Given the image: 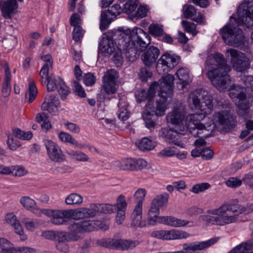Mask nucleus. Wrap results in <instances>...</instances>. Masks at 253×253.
Wrapping results in <instances>:
<instances>
[{
	"label": "nucleus",
	"mask_w": 253,
	"mask_h": 253,
	"mask_svg": "<svg viewBox=\"0 0 253 253\" xmlns=\"http://www.w3.org/2000/svg\"><path fill=\"white\" fill-rule=\"evenodd\" d=\"M103 43L104 51L112 52L116 47L118 50L123 51L129 61H134L138 52L144 50L150 43V37L142 29L134 27L131 33L129 30L118 31L111 39L107 38Z\"/></svg>",
	"instance_id": "1"
},
{
	"label": "nucleus",
	"mask_w": 253,
	"mask_h": 253,
	"mask_svg": "<svg viewBox=\"0 0 253 253\" xmlns=\"http://www.w3.org/2000/svg\"><path fill=\"white\" fill-rule=\"evenodd\" d=\"M253 211V204L245 207L242 205L225 202L219 207L209 209L206 214L200 216V220L213 225L224 226L236 223L238 215Z\"/></svg>",
	"instance_id": "2"
},
{
	"label": "nucleus",
	"mask_w": 253,
	"mask_h": 253,
	"mask_svg": "<svg viewBox=\"0 0 253 253\" xmlns=\"http://www.w3.org/2000/svg\"><path fill=\"white\" fill-rule=\"evenodd\" d=\"M219 125L224 129H230L236 126L235 118L229 111H222L215 113L213 116V120H210V123L206 124H199L198 126H189L185 125V132L187 130L194 137H208V134H203L205 131L210 132L212 130L216 124Z\"/></svg>",
	"instance_id": "3"
},
{
	"label": "nucleus",
	"mask_w": 253,
	"mask_h": 253,
	"mask_svg": "<svg viewBox=\"0 0 253 253\" xmlns=\"http://www.w3.org/2000/svg\"><path fill=\"white\" fill-rule=\"evenodd\" d=\"M174 76L168 74L163 76L158 82L153 83L147 91L145 89L138 90L135 93V97L138 102H141L146 100L148 101L147 104H151L156 92L158 93L159 99L164 97L167 100L171 98L173 92Z\"/></svg>",
	"instance_id": "4"
},
{
	"label": "nucleus",
	"mask_w": 253,
	"mask_h": 253,
	"mask_svg": "<svg viewBox=\"0 0 253 253\" xmlns=\"http://www.w3.org/2000/svg\"><path fill=\"white\" fill-rule=\"evenodd\" d=\"M211 61L212 67L207 74L208 77L214 86L219 91H223L230 81L228 73L231 70V67L227 64L223 55L219 53H214Z\"/></svg>",
	"instance_id": "5"
},
{
	"label": "nucleus",
	"mask_w": 253,
	"mask_h": 253,
	"mask_svg": "<svg viewBox=\"0 0 253 253\" xmlns=\"http://www.w3.org/2000/svg\"><path fill=\"white\" fill-rule=\"evenodd\" d=\"M228 92L229 96L239 109V115L245 119L251 118L250 109L253 99L247 88L237 84H232L230 85Z\"/></svg>",
	"instance_id": "6"
},
{
	"label": "nucleus",
	"mask_w": 253,
	"mask_h": 253,
	"mask_svg": "<svg viewBox=\"0 0 253 253\" xmlns=\"http://www.w3.org/2000/svg\"><path fill=\"white\" fill-rule=\"evenodd\" d=\"M162 98L157 99L155 107L152 104H146L142 117L144 122L145 126L150 131H153L157 125L158 116L164 115L168 108V101L166 98L162 96Z\"/></svg>",
	"instance_id": "7"
},
{
	"label": "nucleus",
	"mask_w": 253,
	"mask_h": 253,
	"mask_svg": "<svg viewBox=\"0 0 253 253\" xmlns=\"http://www.w3.org/2000/svg\"><path fill=\"white\" fill-rule=\"evenodd\" d=\"M187 102L188 106L192 110L204 111L206 114H211L213 110L212 96L202 89L191 92Z\"/></svg>",
	"instance_id": "8"
},
{
	"label": "nucleus",
	"mask_w": 253,
	"mask_h": 253,
	"mask_svg": "<svg viewBox=\"0 0 253 253\" xmlns=\"http://www.w3.org/2000/svg\"><path fill=\"white\" fill-rule=\"evenodd\" d=\"M220 32L223 41L229 45L238 47L244 42L242 31L233 25H225Z\"/></svg>",
	"instance_id": "9"
},
{
	"label": "nucleus",
	"mask_w": 253,
	"mask_h": 253,
	"mask_svg": "<svg viewBox=\"0 0 253 253\" xmlns=\"http://www.w3.org/2000/svg\"><path fill=\"white\" fill-rule=\"evenodd\" d=\"M185 126H181L180 128L174 127L171 128L166 127L161 128L159 132V136L165 141L170 143H173L181 148H184V143L181 140V135L185 134Z\"/></svg>",
	"instance_id": "10"
},
{
	"label": "nucleus",
	"mask_w": 253,
	"mask_h": 253,
	"mask_svg": "<svg viewBox=\"0 0 253 253\" xmlns=\"http://www.w3.org/2000/svg\"><path fill=\"white\" fill-rule=\"evenodd\" d=\"M138 240L102 238L97 241L101 247L121 250H132L139 244Z\"/></svg>",
	"instance_id": "11"
},
{
	"label": "nucleus",
	"mask_w": 253,
	"mask_h": 253,
	"mask_svg": "<svg viewBox=\"0 0 253 253\" xmlns=\"http://www.w3.org/2000/svg\"><path fill=\"white\" fill-rule=\"evenodd\" d=\"M226 58L230 60L233 68L237 72H244L250 68V62L246 55L233 48L226 50Z\"/></svg>",
	"instance_id": "12"
},
{
	"label": "nucleus",
	"mask_w": 253,
	"mask_h": 253,
	"mask_svg": "<svg viewBox=\"0 0 253 253\" xmlns=\"http://www.w3.org/2000/svg\"><path fill=\"white\" fill-rule=\"evenodd\" d=\"M84 228L79 222H74L68 227L69 232L55 231V239L57 242L62 241H77L83 238L82 231Z\"/></svg>",
	"instance_id": "13"
},
{
	"label": "nucleus",
	"mask_w": 253,
	"mask_h": 253,
	"mask_svg": "<svg viewBox=\"0 0 253 253\" xmlns=\"http://www.w3.org/2000/svg\"><path fill=\"white\" fill-rule=\"evenodd\" d=\"M41 211L49 217L51 222L54 225H66L71 219L70 210L43 209Z\"/></svg>",
	"instance_id": "14"
},
{
	"label": "nucleus",
	"mask_w": 253,
	"mask_h": 253,
	"mask_svg": "<svg viewBox=\"0 0 253 253\" xmlns=\"http://www.w3.org/2000/svg\"><path fill=\"white\" fill-rule=\"evenodd\" d=\"M178 57L175 54L166 53L158 59L156 70L160 74L168 73L178 63Z\"/></svg>",
	"instance_id": "15"
},
{
	"label": "nucleus",
	"mask_w": 253,
	"mask_h": 253,
	"mask_svg": "<svg viewBox=\"0 0 253 253\" xmlns=\"http://www.w3.org/2000/svg\"><path fill=\"white\" fill-rule=\"evenodd\" d=\"M152 236L164 240H176L185 239L190 236L187 232L181 230L171 229L169 230H161L153 231Z\"/></svg>",
	"instance_id": "16"
},
{
	"label": "nucleus",
	"mask_w": 253,
	"mask_h": 253,
	"mask_svg": "<svg viewBox=\"0 0 253 253\" xmlns=\"http://www.w3.org/2000/svg\"><path fill=\"white\" fill-rule=\"evenodd\" d=\"M123 11L119 4H114L110 9L102 11L101 14L100 29L101 31L106 30L109 24Z\"/></svg>",
	"instance_id": "17"
},
{
	"label": "nucleus",
	"mask_w": 253,
	"mask_h": 253,
	"mask_svg": "<svg viewBox=\"0 0 253 253\" xmlns=\"http://www.w3.org/2000/svg\"><path fill=\"white\" fill-rule=\"evenodd\" d=\"M118 77L117 72L114 69L107 71L103 79V89L107 94L116 93L118 85L116 80Z\"/></svg>",
	"instance_id": "18"
},
{
	"label": "nucleus",
	"mask_w": 253,
	"mask_h": 253,
	"mask_svg": "<svg viewBox=\"0 0 253 253\" xmlns=\"http://www.w3.org/2000/svg\"><path fill=\"white\" fill-rule=\"evenodd\" d=\"M47 153L50 160L55 162H62L65 160V156L58 145L49 139L44 140Z\"/></svg>",
	"instance_id": "19"
},
{
	"label": "nucleus",
	"mask_w": 253,
	"mask_h": 253,
	"mask_svg": "<svg viewBox=\"0 0 253 253\" xmlns=\"http://www.w3.org/2000/svg\"><path fill=\"white\" fill-rule=\"evenodd\" d=\"M59 139L63 143H70L77 148L82 149H88L92 153H98L97 149L89 143H79L70 134L64 131H60L57 134Z\"/></svg>",
	"instance_id": "20"
},
{
	"label": "nucleus",
	"mask_w": 253,
	"mask_h": 253,
	"mask_svg": "<svg viewBox=\"0 0 253 253\" xmlns=\"http://www.w3.org/2000/svg\"><path fill=\"white\" fill-rule=\"evenodd\" d=\"M185 108L182 105L174 107L172 111L167 116V121L169 123L175 125L176 128H180L181 126L184 125L185 117Z\"/></svg>",
	"instance_id": "21"
},
{
	"label": "nucleus",
	"mask_w": 253,
	"mask_h": 253,
	"mask_svg": "<svg viewBox=\"0 0 253 253\" xmlns=\"http://www.w3.org/2000/svg\"><path fill=\"white\" fill-rule=\"evenodd\" d=\"M218 239L219 238L215 237L205 241L185 243L182 245V247L185 251H191L190 253H195L197 251H202L209 248L216 243Z\"/></svg>",
	"instance_id": "22"
},
{
	"label": "nucleus",
	"mask_w": 253,
	"mask_h": 253,
	"mask_svg": "<svg viewBox=\"0 0 253 253\" xmlns=\"http://www.w3.org/2000/svg\"><path fill=\"white\" fill-rule=\"evenodd\" d=\"M79 224L83 227L82 234L85 233L90 232L99 229L104 231L109 229L108 224L103 223L100 220H84L79 221Z\"/></svg>",
	"instance_id": "23"
},
{
	"label": "nucleus",
	"mask_w": 253,
	"mask_h": 253,
	"mask_svg": "<svg viewBox=\"0 0 253 253\" xmlns=\"http://www.w3.org/2000/svg\"><path fill=\"white\" fill-rule=\"evenodd\" d=\"M0 9L3 17L11 19L16 13L18 3L16 0H6L0 1Z\"/></svg>",
	"instance_id": "24"
},
{
	"label": "nucleus",
	"mask_w": 253,
	"mask_h": 253,
	"mask_svg": "<svg viewBox=\"0 0 253 253\" xmlns=\"http://www.w3.org/2000/svg\"><path fill=\"white\" fill-rule=\"evenodd\" d=\"M160 54V51L159 49L152 45L149 46L142 54L141 58L143 63L147 67H150L156 63Z\"/></svg>",
	"instance_id": "25"
},
{
	"label": "nucleus",
	"mask_w": 253,
	"mask_h": 253,
	"mask_svg": "<svg viewBox=\"0 0 253 253\" xmlns=\"http://www.w3.org/2000/svg\"><path fill=\"white\" fill-rule=\"evenodd\" d=\"M183 14L185 18L190 19L199 24H205V18L202 13L199 12L196 16L197 10L192 5H185L182 8Z\"/></svg>",
	"instance_id": "26"
},
{
	"label": "nucleus",
	"mask_w": 253,
	"mask_h": 253,
	"mask_svg": "<svg viewBox=\"0 0 253 253\" xmlns=\"http://www.w3.org/2000/svg\"><path fill=\"white\" fill-rule=\"evenodd\" d=\"M41 108L43 111H47L52 115L55 114L60 108L58 97L52 95L47 96Z\"/></svg>",
	"instance_id": "27"
},
{
	"label": "nucleus",
	"mask_w": 253,
	"mask_h": 253,
	"mask_svg": "<svg viewBox=\"0 0 253 253\" xmlns=\"http://www.w3.org/2000/svg\"><path fill=\"white\" fill-rule=\"evenodd\" d=\"M201 113L192 114L186 117V125L189 126H198L199 124H206V123H210L212 120L207 116L210 114H206L204 111H201Z\"/></svg>",
	"instance_id": "28"
},
{
	"label": "nucleus",
	"mask_w": 253,
	"mask_h": 253,
	"mask_svg": "<svg viewBox=\"0 0 253 253\" xmlns=\"http://www.w3.org/2000/svg\"><path fill=\"white\" fill-rule=\"evenodd\" d=\"M160 219L159 223L175 227H184L190 222L188 220L179 219L171 216H161Z\"/></svg>",
	"instance_id": "29"
},
{
	"label": "nucleus",
	"mask_w": 253,
	"mask_h": 253,
	"mask_svg": "<svg viewBox=\"0 0 253 253\" xmlns=\"http://www.w3.org/2000/svg\"><path fill=\"white\" fill-rule=\"evenodd\" d=\"M20 203L26 210L31 211L33 213L40 214L42 213V210L37 207L35 201L29 196H24L20 198Z\"/></svg>",
	"instance_id": "30"
},
{
	"label": "nucleus",
	"mask_w": 253,
	"mask_h": 253,
	"mask_svg": "<svg viewBox=\"0 0 253 253\" xmlns=\"http://www.w3.org/2000/svg\"><path fill=\"white\" fill-rule=\"evenodd\" d=\"M176 75L180 81L181 88L183 89L192 81V76L189 70L186 68H179L176 73Z\"/></svg>",
	"instance_id": "31"
},
{
	"label": "nucleus",
	"mask_w": 253,
	"mask_h": 253,
	"mask_svg": "<svg viewBox=\"0 0 253 253\" xmlns=\"http://www.w3.org/2000/svg\"><path fill=\"white\" fill-rule=\"evenodd\" d=\"M4 78L2 86L1 93L3 97H6L10 94L11 91V75L7 64L5 66Z\"/></svg>",
	"instance_id": "32"
},
{
	"label": "nucleus",
	"mask_w": 253,
	"mask_h": 253,
	"mask_svg": "<svg viewBox=\"0 0 253 253\" xmlns=\"http://www.w3.org/2000/svg\"><path fill=\"white\" fill-rule=\"evenodd\" d=\"M142 207L135 206L131 214V225L134 227H141Z\"/></svg>",
	"instance_id": "33"
},
{
	"label": "nucleus",
	"mask_w": 253,
	"mask_h": 253,
	"mask_svg": "<svg viewBox=\"0 0 253 253\" xmlns=\"http://www.w3.org/2000/svg\"><path fill=\"white\" fill-rule=\"evenodd\" d=\"M253 239L241 243L228 253H253Z\"/></svg>",
	"instance_id": "34"
},
{
	"label": "nucleus",
	"mask_w": 253,
	"mask_h": 253,
	"mask_svg": "<svg viewBox=\"0 0 253 253\" xmlns=\"http://www.w3.org/2000/svg\"><path fill=\"white\" fill-rule=\"evenodd\" d=\"M119 108L118 117L122 121H125L129 117V113L127 111L128 104L126 98H121L118 102Z\"/></svg>",
	"instance_id": "35"
},
{
	"label": "nucleus",
	"mask_w": 253,
	"mask_h": 253,
	"mask_svg": "<svg viewBox=\"0 0 253 253\" xmlns=\"http://www.w3.org/2000/svg\"><path fill=\"white\" fill-rule=\"evenodd\" d=\"M140 150L143 151L153 150L156 146V143L148 137H143L136 143Z\"/></svg>",
	"instance_id": "36"
},
{
	"label": "nucleus",
	"mask_w": 253,
	"mask_h": 253,
	"mask_svg": "<svg viewBox=\"0 0 253 253\" xmlns=\"http://www.w3.org/2000/svg\"><path fill=\"white\" fill-rule=\"evenodd\" d=\"M16 248L7 239L0 238V253H15Z\"/></svg>",
	"instance_id": "37"
},
{
	"label": "nucleus",
	"mask_w": 253,
	"mask_h": 253,
	"mask_svg": "<svg viewBox=\"0 0 253 253\" xmlns=\"http://www.w3.org/2000/svg\"><path fill=\"white\" fill-rule=\"evenodd\" d=\"M38 94V90L35 82L29 80L28 90L25 94V99L28 102L32 103L36 98Z\"/></svg>",
	"instance_id": "38"
},
{
	"label": "nucleus",
	"mask_w": 253,
	"mask_h": 253,
	"mask_svg": "<svg viewBox=\"0 0 253 253\" xmlns=\"http://www.w3.org/2000/svg\"><path fill=\"white\" fill-rule=\"evenodd\" d=\"M160 210L157 208L151 206L148 212V222L149 224L154 225L157 223H159L161 216H159Z\"/></svg>",
	"instance_id": "39"
},
{
	"label": "nucleus",
	"mask_w": 253,
	"mask_h": 253,
	"mask_svg": "<svg viewBox=\"0 0 253 253\" xmlns=\"http://www.w3.org/2000/svg\"><path fill=\"white\" fill-rule=\"evenodd\" d=\"M169 197V194L166 193L158 195L153 199L151 206L154 208H157L160 210L161 207L167 205Z\"/></svg>",
	"instance_id": "40"
},
{
	"label": "nucleus",
	"mask_w": 253,
	"mask_h": 253,
	"mask_svg": "<svg viewBox=\"0 0 253 253\" xmlns=\"http://www.w3.org/2000/svg\"><path fill=\"white\" fill-rule=\"evenodd\" d=\"M68 156L77 161L86 162L89 161V157L84 152L80 150H70L67 152Z\"/></svg>",
	"instance_id": "41"
},
{
	"label": "nucleus",
	"mask_w": 253,
	"mask_h": 253,
	"mask_svg": "<svg viewBox=\"0 0 253 253\" xmlns=\"http://www.w3.org/2000/svg\"><path fill=\"white\" fill-rule=\"evenodd\" d=\"M116 166L120 169L134 170V161L130 158L125 159L116 162Z\"/></svg>",
	"instance_id": "42"
},
{
	"label": "nucleus",
	"mask_w": 253,
	"mask_h": 253,
	"mask_svg": "<svg viewBox=\"0 0 253 253\" xmlns=\"http://www.w3.org/2000/svg\"><path fill=\"white\" fill-rule=\"evenodd\" d=\"M26 229L30 232L34 231L39 226V220L34 218H24L21 220Z\"/></svg>",
	"instance_id": "43"
},
{
	"label": "nucleus",
	"mask_w": 253,
	"mask_h": 253,
	"mask_svg": "<svg viewBox=\"0 0 253 253\" xmlns=\"http://www.w3.org/2000/svg\"><path fill=\"white\" fill-rule=\"evenodd\" d=\"M57 82H59V85L57 87L59 94L62 99L65 100L70 92V88L60 77L57 78Z\"/></svg>",
	"instance_id": "44"
},
{
	"label": "nucleus",
	"mask_w": 253,
	"mask_h": 253,
	"mask_svg": "<svg viewBox=\"0 0 253 253\" xmlns=\"http://www.w3.org/2000/svg\"><path fill=\"white\" fill-rule=\"evenodd\" d=\"M149 33L155 37H162L164 34V26L157 23H152L148 28Z\"/></svg>",
	"instance_id": "45"
},
{
	"label": "nucleus",
	"mask_w": 253,
	"mask_h": 253,
	"mask_svg": "<svg viewBox=\"0 0 253 253\" xmlns=\"http://www.w3.org/2000/svg\"><path fill=\"white\" fill-rule=\"evenodd\" d=\"M83 201V197L76 193L69 195L65 199V203L67 205H79Z\"/></svg>",
	"instance_id": "46"
},
{
	"label": "nucleus",
	"mask_w": 253,
	"mask_h": 253,
	"mask_svg": "<svg viewBox=\"0 0 253 253\" xmlns=\"http://www.w3.org/2000/svg\"><path fill=\"white\" fill-rule=\"evenodd\" d=\"M147 194V191L145 188H139L134 193V199L137 201L135 206H139L142 207L143 203Z\"/></svg>",
	"instance_id": "47"
},
{
	"label": "nucleus",
	"mask_w": 253,
	"mask_h": 253,
	"mask_svg": "<svg viewBox=\"0 0 253 253\" xmlns=\"http://www.w3.org/2000/svg\"><path fill=\"white\" fill-rule=\"evenodd\" d=\"M71 219L79 220L86 218L85 208H81L76 210H70Z\"/></svg>",
	"instance_id": "48"
},
{
	"label": "nucleus",
	"mask_w": 253,
	"mask_h": 253,
	"mask_svg": "<svg viewBox=\"0 0 253 253\" xmlns=\"http://www.w3.org/2000/svg\"><path fill=\"white\" fill-rule=\"evenodd\" d=\"M13 132L15 137L22 140H30L33 137V134L31 131L25 132L19 128L14 129Z\"/></svg>",
	"instance_id": "49"
},
{
	"label": "nucleus",
	"mask_w": 253,
	"mask_h": 253,
	"mask_svg": "<svg viewBox=\"0 0 253 253\" xmlns=\"http://www.w3.org/2000/svg\"><path fill=\"white\" fill-rule=\"evenodd\" d=\"M181 24L185 31L191 34L193 36H196L197 34L196 25L193 22L183 20Z\"/></svg>",
	"instance_id": "50"
},
{
	"label": "nucleus",
	"mask_w": 253,
	"mask_h": 253,
	"mask_svg": "<svg viewBox=\"0 0 253 253\" xmlns=\"http://www.w3.org/2000/svg\"><path fill=\"white\" fill-rule=\"evenodd\" d=\"M52 66H49L47 64H44L40 72V75L41 76V79L40 80V82L42 84H46V81L48 78L50 77L48 76L49 74V70L50 68H52Z\"/></svg>",
	"instance_id": "51"
},
{
	"label": "nucleus",
	"mask_w": 253,
	"mask_h": 253,
	"mask_svg": "<svg viewBox=\"0 0 253 253\" xmlns=\"http://www.w3.org/2000/svg\"><path fill=\"white\" fill-rule=\"evenodd\" d=\"M116 206V209L118 211H126L127 208V203L126 202L125 196L123 195H120L116 199V203L114 204Z\"/></svg>",
	"instance_id": "52"
},
{
	"label": "nucleus",
	"mask_w": 253,
	"mask_h": 253,
	"mask_svg": "<svg viewBox=\"0 0 253 253\" xmlns=\"http://www.w3.org/2000/svg\"><path fill=\"white\" fill-rule=\"evenodd\" d=\"M11 174L13 176L21 177L24 176L28 173V171L22 166H11Z\"/></svg>",
	"instance_id": "53"
},
{
	"label": "nucleus",
	"mask_w": 253,
	"mask_h": 253,
	"mask_svg": "<svg viewBox=\"0 0 253 253\" xmlns=\"http://www.w3.org/2000/svg\"><path fill=\"white\" fill-rule=\"evenodd\" d=\"M7 143L9 149L12 150H15L21 146L19 141L16 139L14 134L8 136Z\"/></svg>",
	"instance_id": "54"
},
{
	"label": "nucleus",
	"mask_w": 253,
	"mask_h": 253,
	"mask_svg": "<svg viewBox=\"0 0 253 253\" xmlns=\"http://www.w3.org/2000/svg\"><path fill=\"white\" fill-rule=\"evenodd\" d=\"M210 187V184L209 183L206 182L201 183L194 185L190 190V191L195 194H198L208 189Z\"/></svg>",
	"instance_id": "55"
},
{
	"label": "nucleus",
	"mask_w": 253,
	"mask_h": 253,
	"mask_svg": "<svg viewBox=\"0 0 253 253\" xmlns=\"http://www.w3.org/2000/svg\"><path fill=\"white\" fill-rule=\"evenodd\" d=\"M73 89L75 94L80 97H85L86 93L82 85L77 81H74Z\"/></svg>",
	"instance_id": "56"
},
{
	"label": "nucleus",
	"mask_w": 253,
	"mask_h": 253,
	"mask_svg": "<svg viewBox=\"0 0 253 253\" xmlns=\"http://www.w3.org/2000/svg\"><path fill=\"white\" fill-rule=\"evenodd\" d=\"M242 181L241 179L236 177H230L226 181V185L232 188H235L240 186L242 185Z\"/></svg>",
	"instance_id": "57"
},
{
	"label": "nucleus",
	"mask_w": 253,
	"mask_h": 253,
	"mask_svg": "<svg viewBox=\"0 0 253 253\" xmlns=\"http://www.w3.org/2000/svg\"><path fill=\"white\" fill-rule=\"evenodd\" d=\"M123 55L126 56V54L124 53L123 51H121L120 50H118L114 55L113 61L118 67L121 66L124 61Z\"/></svg>",
	"instance_id": "58"
},
{
	"label": "nucleus",
	"mask_w": 253,
	"mask_h": 253,
	"mask_svg": "<svg viewBox=\"0 0 253 253\" xmlns=\"http://www.w3.org/2000/svg\"><path fill=\"white\" fill-rule=\"evenodd\" d=\"M47 90L48 91H53L57 89L59 85V82H57V78L52 79L51 77L48 79L46 81Z\"/></svg>",
	"instance_id": "59"
},
{
	"label": "nucleus",
	"mask_w": 253,
	"mask_h": 253,
	"mask_svg": "<svg viewBox=\"0 0 253 253\" xmlns=\"http://www.w3.org/2000/svg\"><path fill=\"white\" fill-rule=\"evenodd\" d=\"M252 130H253V120H248L246 123V129L243 130L240 134V138H245L250 133Z\"/></svg>",
	"instance_id": "60"
},
{
	"label": "nucleus",
	"mask_w": 253,
	"mask_h": 253,
	"mask_svg": "<svg viewBox=\"0 0 253 253\" xmlns=\"http://www.w3.org/2000/svg\"><path fill=\"white\" fill-rule=\"evenodd\" d=\"M242 82L245 84V86L249 91V88L253 91V76H245L241 78Z\"/></svg>",
	"instance_id": "61"
},
{
	"label": "nucleus",
	"mask_w": 253,
	"mask_h": 253,
	"mask_svg": "<svg viewBox=\"0 0 253 253\" xmlns=\"http://www.w3.org/2000/svg\"><path fill=\"white\" fill-rule=\"evenodd\" d=\"M176 148L174 147H168L163 149L159 153L160 156L171 157L175 155Z\"/></svg>",
	"instance_id": "62"
},
{
	"label": "nucleus",
	"mask_w": 253,
	"mask_h": 253,
	"mask_svg": "<svg viewBox=\"0 0 253 253\" xmlns=\"http://www.w3.org/2000/svg\"><path fill=\"white\" fill-rule=\"evenodd\" d=\"M73 39L74 41L78 42L83 37L84 32L81 26H75L73 30Z\"/></svg>",
	"instance_id": "63"
},
{
	"label": "nucleus",
	"mask_w": 253,
	"mask_h": 253,
	"mask_svg": "<svg viewBox=\"0 0 253 253\" xmlns=\"http://www.w3.org/2000/svg\"><path fill=\"white\" fill-rule=\"evenodd\" d=\"M95 80V77L90 73L85 74L84 77V83L86 86H92L94 84Z\"/></svg>",
	"instance_id": "64"
}]
</instances>
